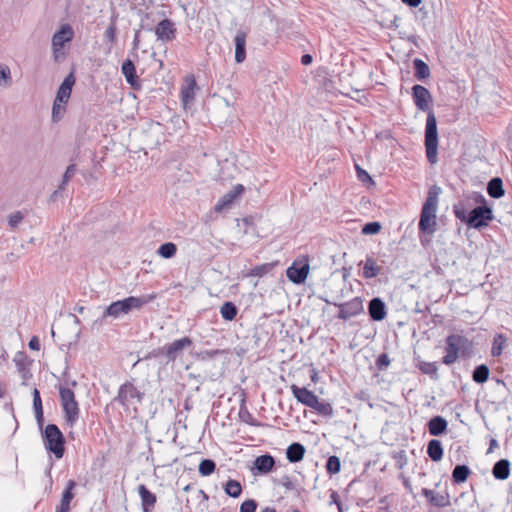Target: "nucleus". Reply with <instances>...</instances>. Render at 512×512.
Returning <instances> with one entry per match:
<instances>
[{
	"instance_id": "f257e3e1",
	"label": "nucleus",
	"mask_w": 512,
	"mask_h": 512,
	"mask_svg": "<svg viewBox=\"0 0 512 512\" xmlns=\"http://www.w3.org/2000/svg\"><path fill=\"white\" fill-rule=\"evenodd\" d=\"M412 97L419 110L428 112L425 126L426 156L429 163L435 164L438 160V131L436 116L431 110L432 95L426 87L416 84L412 87Z\"/></svg>"
},
{
	"instance_id": "f03ea898",
	"label": "nucleus",
	"mask_w": 512,
	"mask_h": 512,
	"mask_svg": "<svg viewBox=\"0 0 512 512\" xmlns=\"http://www.w3.org/2000/svg\"><path fill=\"white\" fill-rule=\"evenodd\" d=\"M445 355L441 362L445 365L454 364L458 358H470L473 354L474 345L471 340L461 334H450L445 339Z\"/></svg>"
},
{
	"instance_id": "7ed1b4c3",
	"label": "nucleus",
	"mask_w": 512,
	"mask_h": 512,
	"mask_svg": "<svg viewBox=\"0 0 512 512\" xmlns=\"http://www.w3.org/2000/svg\"><path fill=\"white\" fill-rule=\"evenodd\" d=\"M243 194H223L203 217L205 224H211L220 217H226L232 210L239 207Z\"/></svg>"
},
{
	"instance_id": "20e7f679",
	"label": "nucleus",
	"mask_w": 512,
	"mask_h": 512,
	"mask_svg": "<svg viewBox=\"0 0 512 512\" xmlns=\"http://www.w3.org/2000/svg\"><path fill=\"white\" fill-rule=\"evenodd\" d=\"M494 219L493 208L486 199H481L480 204L468 213L460 222L469 229L481 230Z\"/></svg>"
},
{
	"instance_id": "39448f33",
	"label": "nucleus",
	"mask_w": 512,
	"mask_h": 512,
	"mask_svg": "<svg viewBox=\"0 0 512 512\" xmlns=\"http://www.w3.org/2000/svg\"><path fill=\"white\" fill-rule=\"evenodd\" d=\"M145 393L140 391L131 381H126L120 385L117 395L113 402L120 404L125 411L133 409L137 411V406L144 400Z\"/></svg>"
},
{
	"instance_id": "423d86ee",
	"label": "nucleus",
	"mask_w": 512,
	"mask_h": 512,
	"mask_svg": "<svg viewBox=\"0 0 512 512\" xmlns=\"http://www.w3.org/2000/svg\"><path fill=\"white\" fill-rule=\"evenodd\" d=\"M437 207L438 194H428V197L422 206L418 223V228L421 233L431 235L436 231Z\"/></svg>"
},
{
	"instance_id": "0eeeda50",
	"label": "nucleus",
	"mask_w": 512,
	"mask_h": 512,
	"mask_svg": "<svg viewBox=\"0 0 512 512\" xmlns=\"http://www.w3.org/2000/svg\"><path fill=\"white\" fill-rule=\"evenodd\" d=\"M45 448L61 459L65 453V437L56 424H48L42 431Z\"/></svg>"
},
{
	"instance_id": "6e6552de",
	"label": "nucleus",
	"mask_w": 512,
	"mask_h": 512,
	"mask_svg": "<svg viewBox=\"0 0 512 512\" xmlns=\"http://www.w3.org/2000/svg\"><path fill=\"white\" fill-rule=\"evenodd\" d=\"M59 395L64 412V419L66 423L72 427L80 416V409L75 399V394L70 388L61 386L59 388Z\"/></svg>"
},
{
	"instance_id": "1a4fd4ad",
	"label": "nucleus",
	"mask_w": 512,
	"mask_h": 512,
	"mask_svg": "<svg viewBox=\"0 0 512 512\" xmlns=\"http://www.w3.org/2000/svg\"><path fill=\"white\" fill-rule=\"evenodd\" d=\"M485 199L483 194L466 195L453 205V213L461 221L468 213L472 212L474 207L480 204V200Z\"/></svg>"
},
{
	"instance_id": "9d476101",
	"label": "nucleus",
	"mask_w": 512,
	"mask_h": 512,
	"mask_svg": "<svg viewBox=\"0 0 512 512\" xmlns=\"http://www.w3.org/2000/svg\"><path fill=\"white\" fill-rule=\"evenodd\" d=\"M73 36V29L68 24L61 26V28L53 35L52 48L55 60H58L59 53L62 51L64 45L72 41Z\"/></svg>"
},
{
	"instance_id": "9b49d317",
	"label": "nucleus",
	"mask_w": 512,
	"mask_h": 512,
	"mask_svg": "<svg viewBox=\"0 0 512 512\" xmlns=\"http://www.w3.org/2000/svg\"><path fill=\"white\" fill-rule=\"evenodd\" d=\"M335 305L339 307L337 318L344 321L360 314L363 311V302L360 297H355L348 302Z\"/></svg>"
},
{
	"instance_id": "f8f14e48",
	"label": "nucleus",
	"mask_w": 512,
	"mask_h": 512,
	"mask_svg": "<svg viewBox=\"0 0 512 512\" xmlns=\"http://www.w3.org/2000/svg\"><path fill=\"white\" fill-rule=\"evenodd\" d=\"M193 341L190 337H183L181 339H177L172 343L165 346V358L166 363L174 362L182 353L184 349L191 347Z\"/></svg>"
},
{
	"instance_id": "ddd939ff",
	"label": "nucleus",
	"mask_w": 512,
	"mask_h": 512,
	"mask_svg": "<svg viewBox=\"0 0 512 512\" xmlns=\"http://www.w3.org/2000/svg\"><path fill=\"white\" fill-rule=\"evenodd\" d=\"M309 273V264L294 262L286 271L287 278L294 284H303Z\"/></svg>"
},
{
	"instance_id": "4468645a",
	"label": "nucleus",
	"mask_w": 512,
	"mask_h": 512,
	"mask_svg": "<svg viewBox=\"0 0 512 512\" xmlns=\"http://www.w3.org/2000/svg\"><path fill=\"white\" fill-rule=\"evenodd\" d=\"M155 35L158 40L163 42H170L175 38L176 28L175 24L170 19L160 21L155 27Z\"/></svg>"
},
{
	"instance_id": "2eb2a0df",
	"label": "nucleus",
	"mask_w": 512,
	"mask_h": 512,
	"mask_svg": "<svg viewBox=\"0 0 512 512\" xmlns=\"http://www.w3.org/2000/svg\"><path fill=\"white\" fill-rule=\"evenodd\" d=\"M275 467V458L270 454L260 455L253 462L252 472L254 475L270 473Z\"/></svg>"
},
{
	"instance_id": "dca6fc26",
	"label": "nucleus",
	"mask_w": 512,
	"mask_h": 512,
	"mask_svg": "<svg viewBox=\"0 0 512 512\" xmlns=\"http://www.w3.org/2000/svg\"><path fill=\"white\" fill-rule=\"evenodd\" d=\"M290 389L296 400L309 408H312L318 398L317 395L305 387H299L293 384L291 385Z\"/></svg>"
},
{
	"instance_id": "f3484780",
	"label": "nucleus",
	"mask_w": 512,
	"mask_h": 512,
	"mask_svg": "<svg viewBox=\"0 0 512 512\" xmlns=\"http://www.w3.org/2000/svg\"><path fill=\"white\" fill-rule=\"evenodd\" d=\"M368 314L373 321L384 320L387 315L385 302L379 297L372 298L368 303Z\"/></svg>"
},
{
	"instance_id": "a211bd4d",
	"label": "nucleus",
	"mask_w": 512,
	"mask_h": 512,
	"mask_svg": "<svg viewBox=\"0 0 512 512\" xmlns=\"http://www.w3.org/2000/svg\"><path fill=\"white\" fill-rule=\"evenodd\" d=\"M128 310L124 300H118L112 302L103 312V315L100 319L94 321V325L102 324L107 316H111L113 318H118L120 315L128 314Z\"/></svg>"
},
{
	"instance_id": "6ab92c4d",
	"label": "nucleus",
	"mask_w": 512,
	"mask_h": 512,
	"mask_svg": "<svg viewBox=\"0 0 512 512\" xmlns=\"http://www.w3.org/2000/svg\"><path fill=\"white\" fill-rule=\"evenodd\" d=\"M196 90L197 83L195 78L192 75L187 76L185 78V83L181 88V100L185 107L192 104L194 101Z\"/></svg>"
},
{
	"instance_id": "aec40b11",
	"label": "nucleus",
	"mask_w": 512,
	"mask_h": 512,
	"mask_svg": "<svg viewBox=\"0 0 512 512\" xmlns=\"http://www.w3.org/2000/svg\"><path fill=\"white\" fill-rule=\"evenodd\" d=\"M76 482L72 479L68 480L64 491L62 492V497L60 504L56 507L55 512H69L70 511V503L74 498L73 490L76 487Z\"/></svg>"
},
{
	"instance_id": "412c9836",
	"label": "nucleus",
	"mask_w": 512,
	"mask_h": 512,
	"mask_svg": "<svg viewBox=\"0 0 512 512\" xmlns=\"http://www.w3.org/2000/svg\"><path fill=\"white\" fill-rule=\"evenodd\" d=\"M75 84V78L73 74H69L61 83L58 88L56 98L54 101L66 104L70 98L72 87Z\"/></svg>"
},
{
	"instance_id": "4be33fe9",
	"label": "nucleus",
	"mask_w": 512,
	"mask_h": 512,
	"mask_svg": "<svg viewBox=\"0 0 512 512\" xmlns=\"http://www.w3.org/2000/svg\"><path fill=\"white\" fill-rule=\"evenodd\" d=\"M427 427L430 435L440 436L447 431L448 422L444 417L437 415L428 421Z\"/></svg>"
},
{
	"instance_id": "5701e85b",
	"label": "nucleus",
	"mask_w": 512,
	"mask_h": 512,
	"mask_svg": "<svg viewBox=\"0 0 512 512\" xmlns=\"http://www.w3.org/2000/svg\"><path fill=\"white\" fill-rule=\"evenodd\" d=\"M156 298V294H149V295H142L140 297L135 296H129L124 300L128 312L136 309H141L144 305L148 304L149 302L153 301Z\"/></svg>"
},
{
	"instance_id": "b1692460",
	"label": "nucleus",
	"mask_w": 512,
	"mask_h": 512,
	"mask_svg": "<svg viewBox=\"0 0 512 512\" xmlns=\"http://www.w3.org/2000/svg\"><path fill=\"white\" fill-rule=\"evenodd\" d=\"M235 43V61L242 63L246 59V33L238 31L234 38Z\"/></svg>"
},
{
	"instance_id": "393cba45",
	"label": "nucleus",
	"mask_w": 512,
	"mask_h": 512,
	"mask_svg": "<svg viewBox=\"0 0 512 512\" xmlns=\"http://www.w3.org/2000/svg\"><path fill=\"white\" fill-rule=\"evenodd\" d=\"M305 452L306 449L303 444L293 442L286 450V458L290 463H298L304 458Z\"/></svg>"
},
{
	"instance_id": "a878e982",
	"label": "nucleus",
	"mask_w": 512,
	"mask_h": 512,
	"mask_svg": "<svg viewBox=\"0 0 512 512\" xmlns=\"http://www.w3.org/2000/svg\"><path fill=\"white\" fill-rule=\"evenodd\" d=\"M510 466L508 459H500L493 465L492 475L497 480H506L510 476Z\"/></svg>"
},
{
	"instance_id": "bb28decb",
	"label": "nucleus",
	"mask_w": 512,
	"mask_h": 512,
	"mask_svg": "<svg viewBox=\"0 0 512 512\" xmlns=\"http://www.w3.org/2000/svg\"><path fill=\"white\" fill-rule=\"evenodd\" d=\"M121 71L125 76L127 83H129L132 87L135 88L139 85V79L136 74L135 65L130 59H126L123 62Z\"/></svg>"
},
{
	"instance_id": "cd10ccee",
	"label": "nucleus",
	"mask_w": 512,
	"mask_h": 512,
	"mask_svg": "<svg viewBox=\"0 0 512 512\" xmlns=\"http://www.w3.org/2000/svg\"><path fill=\"white\" fill-rule=\"evenodd\" d=\"M380 273L381 267L377 265L376 260L371 256H367L365 262L363 263V278L372 279L377 277Z\"/></svg>"
},
{
	"instance_id": "c85d7f7f",
	"label": "nucleus",
	"mask_w": 512,
	"mask_h": 512,
	"mask_svg": "<svg viewBox=\"0 0 512 512\" xmlns=\"http://www.w3.org/2000/svg\"><path fill=\"white\" fill-rule=\"evenodd\" d=\"M427 454L434 462H439L443 458L444 450L442 443L438 439H431L427 445Z\"/></svg>"
},
{
	"instance_id": "c756f323",
	"label": "nucleus",
	"mask_w": 512,
	"mask_h": 512,
	"mask_svg": "<svg viewBox=\"0 0 512 512\" xmlns=\"http://www.w3.org/2000/svg\"><path fill=\"white\" fill-rule=\"evenodd\" d=\"M32 396H33V408H34V412H35V418H36L39 428L42 429L43 424H44L43 405H42L40 392L37 388H34V390L32 392Z\"/></svg>"
},
{
	"instance_id": "7c9ffc66",
	"label": "nucleus",
	"mask_w": 512,
	"mask_h": 512,
	"mask_svg": "<svg viewBox=\"0 0 512 512\" xmlns=\"http://www.w3.org/2000/svg\"><path fill=\"white\" fill-rule=\"evenodd\" d=\"M223 490L227 496L239 498L243 492V487L239 481L229 478L223 484Z\"/></svg>"
},
{
	"instance_id": "2f4dec72",
	"label": "nucleus",
	"mask_w": 512,
	"mask_h": 512,
	"mask_svg": "<svg viewBox=\"0 0 512 512\" xmlns=\"http://www.w3.org/2000/svg\"><path fill=\"white\" fill-rule=\"evenodd\" d=\"M471 474L470 468L465 464H458L452 471V481L455 484H461L466 482L469 475Z\"/></svg>"
},
{
	"instance_id": "473e14b6",
	"label": "nucleus",
	"mask_w": 512,
	"mask_h": 512,
	"mask_svg": "<svg viewBox=\"0 0 512 512\" xmlns=\"http://www.w3.org/2000/svg\"><path fill=\"white\" fill-rule=\"evenodd\" d=\"M490 370L486 364L476 366L472 372V379L477 384H483L489 379Z\"/></svg>"
},
{
	"instance_id": "72a5a7b5",
	"label": "nucleus",
	"mask_w": 512,
	"mask_h": 512,
	"mask_svg": "<svg viewBox=\"0 0 512 512\" xmlns=\"http://www.w3.org/2000/svg\"><path fill=\"white\" fill-rule=\"evenodd\" d=\"M312 409L323 417L332 418L334 416L332 405L329 402L320 401L319 398L315 401Z\"/></svg>"
},
{
	"instance_id": "f704fd0d",
	"label": "nucleus",
	"mask_w": 512,
	"mask_h": 512,
	"mask_svg": "<svg viewBox=\"0 0 512 512\" xmlns=\"http://www.w3.org/2000/svg\"><path fill=\"white\" fill-rule=\"evenodd\" d=\"M413 66L415 69V77L418 80H423L430 76L429 66L423 60L415 58L413 60Z\"/></svg>"
},
{
	"instance_id": "c9c22d12",
	"label": "nucleus",
	"mask_w": 512,
	"mask_h": 512,
	"mask_svg": "<svg viewBox=\"0 0 512 512\" xmlns=\"http://www.w3.org/2000/svg\"><path fill=\"white\" fill-rule=\"evenodd\" d=\"M238 309L233 302L227 301L220 308V314L226 321H232L236 318Z\"/></svg>"
},
{
	"instance_id": "e433bc0d",
	"label": "nucleus",
	"mask_w": 512,
	"mask_h": 512,
	"mask_svg": "<svg viewBox=\"0 0 512 512\" xmlns=\"http://www.w3.org/2000/svg\"><path fill=\"white\" fill-rule=\"evenodd\" d=\"M419 370L426 375H429L433 380L439 379L438 367L435 362L422 361L418 365Z\"/></svg>"
},
{
	"instance_id": "4c0bfd02",
	"label": "nucleus",
	"mask_w": 512,
	"mask_h": 512,
	"mask_svg": "<svg viewBox=\"0 0 512 512\" xmlns=\"http://www.w3.org/2000/svg\"><path fill=\"white\" fill-rule=\"evenodd\" d=\"M157 253L165 259H170L176 255L177 246L173 242H166L160 245Z\"/></svg>"
},
{
	"instance_id": "58836bf2",
	"label": "nucleus",
	"mask_w": 512,
	"mask_h": 512,
	"mask_svg": "<svg viewBox=\"0 0 512 512\" xmlns=\"http://www.w3.org/2000/svg\"><path fill=\"white\" fill-rule=\"evenodd\" d=\"M216 470V463L212 459H203L199 466L198 471L201 476H210Z\"/></svg>"
},
{
	"instance_id": "ea45409f",
	"label": "nucleus",
	"mask_w": 512,
	"mask_h": 512,
	"mask_svg": "<svg viewBox=\"0 0 512 512\" xmlns=\"http://www.w3.org/2000/svg\"><path fill=\"white\" fill-rule=\"evenodd\" d=\"M506 344V338L502 334H497L494 337L493 343H492V349L491 354L494 357H498L502 354L504 346Z\"/></svg>"
},
{
	"instance_id": "a19ab883",
	"label": "nucleus",
	"mask_w": 512,
	"mask_h": 512,
	"mask_svg": "<svg viewBox=\"0 0 512 512\" xmlns=\"http://www.w3.org/2000/svg\"><path fill=\"white\" fill-rule=\"evenodd\" d=\"M277 263H264L261 265H257L252 268L249 272L250 276L262 277L268 273H270Z\"/></svg>"
},
{
	"instance_id": "79ce46f5",
	"label": "nucleus",
	"mask_w": 512,
	"mask_h": 512,
	"mask_svg": "<svg viewBox=\"0 0 512 512\" xmlns=\"http://www.w3.org/2000/svg\"><path fill=\"white\" fill-rule=\"evenodd\" d=\"M326 471L328 474L333 475L340 472L341 461L338 456H330L326 461Z\"/></svg>"
},
{
	"instance_id": "37998d69",
	"label": "nucleus",
	"mask_w": 512,
	"mask_h": 512,
	"mask_svg": "<svg viewBox=\"0 0 512 512\" xmlns=\"http://www.w3.org/2000/svg\"><path fill=\"white\" fill-rule=\"evenodd\" d=\"M0 85L5 87L11 85V70L3 63L0 64Z\"/></svg>"
},
{
	"instance_id": "c03bdc74",
	"label": "nucleus",
	"mask_w": 512,
	"mask_h": 512,
	"mask_svg": "<svg viewBox=\"0 0 512 512\" xmlns=\"http://www.w3.org/2000/svg\"><path fill=\"white\" fill-rule=\"evenodd\" d=\"M381 228L380 222L372 221L363 225L361 233L364 235H375L380 232Z\"/></svg>"
},
{
	"instance_id": "a18cd8bd",
	"label": "nucleus",
	"mask_w": 512,
	"mask_h": 512,
	"mask_svg": "<svg viewBox=\"0 0 512 512\" xmlns=\"http://www.w3.org/2000/svg\"><path fill=\"white\" fill-rule=\"evenodd\" d=\"M488 193H501L505 192L503 190V181L500 177H494L492 178L488 184H487V191Z\"/></svg>"
},
{
	"instance_id": "49530a36",
	"label": "nucleus",
	"mask_w": 512,
	"mask_h": 512,
	"mask_svg": "<svg viewBox=\"0 0 512 512\" xmlns=\"http://www.w3.org/2000/svg\"><path fill=\"white\" fill-rule=\"evenodd\" d=\"M174 182H190L192 180V174L187 169L179 167L173 175Z\"/></svg>"
},
{
	"instance_id": "de8ad7c7",
	"label": "nucleus",
	"mask_w": 512,
	"mask_h": 512,
	"mask_svg": "<svg viewBox=\"0 0 512 512\" xmlns=\"http://www.w3.org/2000/svg\"><path fill=\"white\" fill-rule=\"evenodd\" d=\"M355 168H356L357 177H358L359 181H361L363 183H367L368 185L366 187L368 189L372 188L375 185V183L372 180V178L370 177V175L357 164L355 165Z\"/></svg>"
},
{
	"instance_id": "09e8293b",
	"label": "nucleus",
	"mask_w": 512,
	"mask_h": 512,
	"mask_svg": "<svg viewBox=\"0 0 512 512\" xmlns=\"http://www.w3.org/2000/svg\"><path fill=\"white\" fill-rule=\"evenodd\" d=\"M66 111L65 104L54 101L52 107V120L58 122L62 119Z\"/></svg>"
},
{
	"instance_id": "8fccbe9b",
	"label": "nucleus",
	"mask_w": 512,
	"mask_h": 512,
	"mask_svg": "<svg viewBox=\"0 0 512 512\" xmlns=\"http://www.w3.org/2000/svg\"><path fill=\"white\" fill-rule=\"evenodd\" d=\"M430 503L439 508L446 507L450 504L449 495H439L434 493L433 497L430 499Z\"/></svg>"
},
{
	"instance_id": "3c124183",
	"label": "nucleus",
	"mask_w": 512,
	"mask_h": 512,
	"mask_svg": "<svg viewBox=\"0 0 512 512\" xmlns=\"http://www.w3.org/2000/svg\"><path fill=\"white\" fill-rule=\"evenodd\" d=\"M239 417L243 422H245L251 426H254V427L260 426V423L252 416V414L247 409L241 408L240 412H239Z\"/></svg>"
},
{
	"instance_id": "603ef678",
	"label": "nucleus",
	"mask_w": 512,
	"mask_h": 512,
	"mask_svg": "<svg viewBox=\"0 0 512 512\" xmlns=\"http://www.w3.org/2000/svg\"><path fill=\"white\" fill-rule=\"evenodd\" d=\"M24 216H25V213L23 211H15V212H13L9 216V220H8L9 226L11 228H16L21 223V221L23 220Z\"/></svg>"
},
{
	"instance_id": "864d4df0",
	"label": "nucleus",
	"mask_w": 512,
	"mask_h": 512,
	"mask_svg": "<svg viewBox=\"0 0 512 512\" xmlns=\"http://www.w3.org/2000/svg\"><path fill=\"white\" fill-rule=\"evenodd\" d=\"M390 365V358L388 354L382 353L376 359V367L378 370L383 371L386 370Z\"/></svg>"
},
{
	"instance_id": "5fc2aeb1",
	"label": "nucleus",
	"mask_w": 512,
	"mask_h": 512,
	"mask_svg": "<svg viewBox=\"0 0 512 512\" xmlns=\"http://www.w3.org/2000/svg\"><path fill=\"white\" fill-rule=\"evenodd\" d=\"M258 503L254 499L245 500L240 505V512H256Z\"/></svg>"
},
{
	"instance_id": "6e6d98bb",
	"label": "nucleus",
	"mask_w": 512,
	"mask_h": 512,
	"mask_svg": "<svg viewBox=\"0 0 512 512\" xmlns=\"http://www.w3.org/2000/svg\"><path fill=\"white\" fill-rule=\"evenodd\" d=\"M161 356L165 357V346L153 349L152 351L147 353V355L143 359H145V360L156 359V358H159Z\"/></svg>"
},
{
	"instance_id": "4d7b16f0",
	"label": "nucleus",
	"mask_w": 512,
	"mask_h": 512,
	"mask_svg": "<svg viewBox=\"0 0 512 512\" xmlns=\"http://www.w3.org/2000/svg\"><path fill=\"white\" fill-rule=\"evenodd\" d=\"M105 37L108 39L111 43H113L116 39V26L115 24H111L108 26V28L105 31Z\"/></svg>"
},
{
	"instance_id": "13d9d810",
	"label": "nucleus",
	"mask_w": 512,
	"mask_h": 512,
	"mask_svg": "<svg viewBox=\"0 0 512 512\" xmlns=\"http://www.w3.org/2000/svg\"><path fill=\"white\" fill-rule=\"evenodd\" d=\"M75 172L76 166L74 164L69 165L63 175V184L67 183L70 180V178L75 174Z\"/></svg>"
},
{
	"instance_id": "bf43d9fd",
	"label": "nucleus",
	"mask_w": 512,
	"mask_h": 512,
	"mask_svg": "<svg viewBox=\"0 0 512 512\" xmlns=\"http://www.w3.org/2000/svg\"><path fill=\"white\" fill-rule=\"evenodd\" d=\"M394 459L397 460V462L399 463V467L402 468L404 466V464L406 463V454H405V451L404 450H401L399 452H397L395 455H394Z\"/></svg>"
},
{
	"instance_id": "052dcab7",
	"label": "nucleus",
	"mask_w": 512,
	"mask_h": 512,
	"mask_svg": "<svg viewBox=\"0 0 512 512\" xmlns=\"http://www.w3.org/2000/svg\"><path fill=\"white\" fill-rule=\"evenodd\" d=\"M28 346L31 350H35V351H38L40 349V341L38 339L37 336H33L29 343H28Z\"/></svg>"
},
{
	"instance_id": "680f3d73",
	"label": "nucleus",
	"mask_w": 512,
	"mask_h": 512,
	"mask_svg": "<svg viewBox=\"0 0 512 512\" xmlns=\"http://www.w3.org/2000/svg\"><path fill=\"white\" fill-rule=\"evenodd\" d=\"M359 204L363 209H369V206L371 205V200L367 196H362Z\"/></svg>"
},
{
	"instance_id": "e2e57ef3",
	"label": "nucleus",
	"mask_w": 512,
	"mask_h": 512,
	"mask_svg": "<svg viewBox=\"0 0 512 512\" xmlns=\"http://www.w3.org/2000/svg\"><path fill=\"white\" fill-rule=\"evenodd\" d=\"M282 485L288 490L294 489V484L288 476L283 478Z\"/></svg>"
},
{
	"instance_id": "0e129e2a",
	"label": "nucleus",
	"mask_w": 512,
	"mask_h": 512,
	"mask_svg": "<svg viewBox=\"0 0 512 512\" xmlns=\"http://www.w3.org/2000/svg\"><path fill=\"white\" fill-rule=\"evenodd\" d=\"M312 56L310 54H304L302 57H301V63L303 65H310L312 63Z\"/></svg>"
},
{
	"instance_id": "69168bd1",
	"label": "nucleus",
	"mask_w": 512,
	"mask_h": 512,
	"mask_svg": "<svg viewBox=\"0 0 512 512\" xmlns=\"http://www.w3.org/2000/svg\"><path fill=\"white\" fill-rule=\"evenodd\" d=\"M421 493H422V495H423V496H425V497L428 499V501H429V502H430V499H431V498L433 497V495H434V491H432V490H430V489H428V488H423V489L421 490Z\"/></svg>"
},
{
	"instance_id": "338daca9",
	"label": "nucleus",
	"mask_w": 512,
	"mask_h": 512,
	"mask_svg": "<svg viewBox=\"0 0 512 512\" xmlns=\"http://www.w3.org/2000/svg\"><path fill=\"white\" fill-rule=\"evenodd\" d=\"M402 2L410 7H418L421 3V0H402Z\"/></svg>"
},
{
	"instance_id": "774afa93",
	"label": "nucleus",
	"mask_w": 512,
	"mask_h": 512,
	"mask_svg": "<svg viewBox=\"0 0 512 512\" xmlns=\"http://www.w3.org/2000/svg\"><path fill=\"white\" fill-rule=\"evenodd\" d=\"M496 447H498V441L496 439L492 438L489 443V448L487 450V454L491 453L494 450V448H496Z\"/></svg>"
}]
</instances>
